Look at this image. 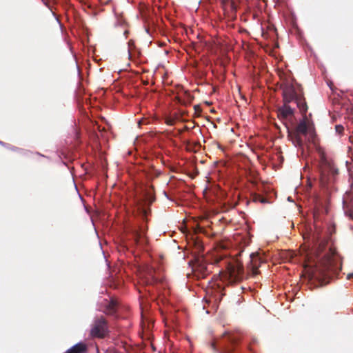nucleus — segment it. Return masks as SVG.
Returning a JSON list of instances; mask_svg holds the SVG:
<instances>
[{
    "instance_id": "423d86ee",
    "label": "nucleus",
    "mask_w": 353,
    "mask_h": 353,
    "mask_svg": "<svg viewBox=\"0 0 353 353\" xmlns=\"http://www.w3.org/2000/svg\"><path fill=\"white\" fill-rule=\"evenodd\" d=\"M128 240L132 245H138L143 247L147 243V239L145 236V230L132 228L127 234Z\"/></svg>"
},
{
    "instance_id": "5701e85b",
    "label": "nucleus",
    "mask_w": 353,
    "mask_h": 353,
    "mask_svg": "<svg viewBox=\"0 0 353 353\" xmlns=\"http://www.w3.org/2000/svg\"><path fill=\"white\" fill-rule=\"evenodd\" d=\"M225 351L228 353H230L232 352V349L229 347H225Z\"/></svg>"
},
{
    "instance_id": "c85d7f7f",
    "label": "nucleus",
    "mask_w": 353,
    "mask_h": 353,
    "mask_svg": "<svg viewBox=\"0 0 353 353\" xmlns=\"http://www.w3.org/2000/svg\"><path fill=\"white\" fill-rule=\"evenodd\" d=\"M0 144H1V145H6V143H3V141H0Z\"/></svg>"
},
{
    "instance_id": "b1692460",
    "label": "nucleus",
    "mask_w": 353,
    "mask_h": 353,
    "mask_svg": "<svg viewBox=\"0 0 353 353\" xmlns=\"http://www.w3.org/2000/svg\"><path fill=\"white\" fill-rule=\"evenodd\" d=\"M352 278H353V273H350L347 274V279H351Z\"/></svg>"
},
{
    "instance_id": "f8f14e48",
    "label": "nucleus",
    "mask_w": 353,
    "mask_h": 353,
    "mask_svg": "<svg viewBox=\"0 0 353 353\" xmlns=\"http://www.w3.org/2000/svg\"><path fill=\"white\" fill-rule=\"evenodd\" d=\"M250 258L254 269H257L261 263L265 262V260L258 252L251 253Z\"/></svg>"
},
{
    "instance_id": "ddd939ff",
    "label": "nucleus",
    "mask_w": 353,
    "mask_h": 353,
    "mask_svg": "<svg viewBox=\"0 0 353 353\" xmlns=\"http://www.w3.org/2000/svg\"><path fill=\"white\" fill-rule=\"evenodd\" d=\"M254 201H259L261 203H268V199L265 197H263L260 194L255 193L253 195Z\"/></svg>"
},
{
    "instance_id": "4468645a",
    "label": "nucleus",
    "mask_w": 353,
    "mask_h": 353,
    "mask_svg": "<svg viewBox=\"0 0 353 353\" xmlns=\"http://www.w3.org/2000/svg\"><path fill=\"white\" fill-rule=\"evenodd\" d=\"M128 56H129V58H131L132 57V51L134 48H135L134 41L132 39L130 40L128 42Z\"/></svg>"
},
{
    "instance_id": "2eb2a0df",
    "label": "nucleus",
    "mask_w": 353,
    "mask_h": 353,
    "mask_svg": "<svg viewBox=\"0 0 353 353\" xmlns=\"http://www.w3.org/2000/svg\"><path fill=\"white\" fill-rule=\"evenodd\" d=\"M221 2L223 3V6H225L227 3H230L231 8L233 10H236V9H237V6H236V4L234 3L235 1H221Z\"/></svg>"
},
{
    "instance_id": "aec40b11",
    "label": "nucleus",
    "mask_w": 353,
    "mask_h": 353,
    "mask_svg": "<svg viewBox=\"0 0 353 353\" xmlns=\"http://www.w3.org/2000/svg\"><path fill=\"white\" fill-rule=\"evenodd\" d=\"M166 123L169 125H173L174 124V120L172 118L167 119Z\"/></svg>"
},
{
    "instance_id": "1a4fd4ad",
    "label": "nucleus",
    "mask_w": 353,
    "mask_h": 353,
    "mask_svg": "<svg viewBox=\"0 0 353 353\" xmlns=\"http://www.w3.org/2000/svg\"><path fill=\"white\" fill-rule=\"evenodd\" d=\"M156 271L151 266H146L145 269V283L148 285L160 283L161 278L156 276Z\"/></svg>"
},
{
    "instance_id": "6ab92c4d",
    "label": "nucleus",
    "mask_w": 353,
    "mask_h": 353,
    "mask_svg": "<svg viewBox=\"0 0 353 353\" xmlns=\"http://www.w3.org/2000/svg\"><path fill=\"white\" fill-rule=\"evenodd\" d=\"M116 26H125V21L122 19H118L117 23H115Z\"/></svg>"
},
{
    "instance_id": "7c9ffc66",
    "label": "nucleus",
    "mask_w": 353,
    "mask_h": 353,
    "mask_svg": "<svg viewBox=\"0 0 353 353\" xmlns=\"http://www.w3.org/2000/svg\"><path fill=\"white\" fill-rule=\"evenodd\" d=\"M145 31H146V32L148 33V28H145Z\"/></svg>"
},
{
    "instance_id": "20e7f679",
    "label": "nucleus",
    "mask_w": 353,
    "mask_h": 353,
    "mask_svg": "<svg viewBox=\"0 0 353 353\" xmlns=\"http://www.w3.org/2000/svg\"><path fill=\"white\" fill-rule=\"evenodd\" d=\"M155 201L153 187L145 186L141 193L135 199V207L143 218H145L150 213V205Z\"/></svg>"
},
{
    "instance_id": "bb28decb",
    "label": "nucleus",
    "mask_w": 353,
    "mask_h": 353,
    "mask_svg": "<svg viewBox=\"0 0 353 353\" xmlns=\"http://www.w3.org/2000/svg\"><path fill=\"white\" fill-rule=\"evenodd\" d=\"M163 194H164V195L165 196V197H166L168 199H170V198H169V196H168V194L166 193V192H163Z\"/></svg>"
},
{
    "instance_id": "7ed1b4c3",
    "label": "nucleus",
    "mask_w": 353,
    "mask_h": 353,
    "mask_svg": "<svg viewBox=\"0 0 353 353\" xmlns=\"http://www.w3.org/2000/svg\"><path fill=\"white\" fill-rule=\"evenodd\" d=\"M301 135L305 136L307 142L314 143L316 137L315 131L307 124L305 119L300 121L294 130H288V137L290 140L296 148L301 149L302 154H304L305 147H306L307 149H308L309 147L304 143Z\"/></svg>"
},
{
    "instance_id": "f257e3e1",
    "label": "nucleus",
    "mask_w": 353,
    "mask_h": 353,
    "mask_svg": "<svg viewBox=\"0 0 353 353\" xmlns=\"http://www.w3.org/2000/svg\"><path fill=\"white\" fill-rule=\"evenodd\" d=\"M308 241L311 250L306 257L310 279L318 281L321 285H326L341 271V257L334 249L327 247L326 239L316 228L308 234Z\"/></svg>"
},
{
    "instance_id": "cd10ccee",
    "label": "nucleus",
    "mask_w": 353,
    "mask_h": 353,
    "mask_svg": "<svg viewBox=\"0 0 353 353\" xmlns=\"http://www.w3.org/2000/svg\"><path fill=\"white\" fill-rule=\"evenodd\" d=\"M48 2H49V1H43L44 4H45L46 6H48Z\"/></svg>"
},
{
    "instance_id": "473e14b6",
    "label": "nucleus",
    "mask_w": 353,
    "mask_h": 353,
    "mask_svg": "<svg viewBox=\"0 0 353 353\" xmlns=\"http://www.w3.org/2000/svg\"><path fill=\"white\" fill-rule=\"evenodd\" d=\"M352 188H353V182L351 184Z\"/></svg>"
},
{
    "instance_id": "9b49d317",
    "label": "nucleus",
    "mask_w": 353,
    "mask_h": 353,
    "mask_svg": "<svg viewBox=\"0 0 353 353\" xmlns=\"http://www.w3.org/2000/svg\"><path fill=\"white\" fill-rule=\"evenodd\" d=\"M86 351V345L83 343L79 342L69 348L65 353H85Z\"/></svg>"
},
{
    "instance_id": "a878e982",
    "label": "nucleus",
    "mask_w": 353,
    "mask_h": 353,
    "mask_svg": "<svg viewBox=\"0 0 353 353\" xmlns=\"http://www.w3.org/2000/svg\"><path fill=\"white\" fill-rule=\"evenodd\" d=\"M128 34V30H124L123 35H124L125 38H126Z\"/></svg>"
},
{
    "instance_id": "4be33fe9",
    "label": "nucleus",
    "mask_w": 353,
    "mask_h": 353,
    "mask_svg": "<svg viewBox=\"0 0 353 353\" xmlns=\"http://www.w3.org/2000/svg\"><path fill=\"white\" fill-rule=\"evenodd\" d=\"M203 1H195V7L196 8V9L198 8L199 6L202 3Z\"/></svg>"
},
{
    "instance_id": "0eeeda50",
    "label": "nucleus",
    "mask_w": 353,
    "mask_h": 353,
    "mask_svg": "<svg viewBox=\"0 0 353 353\" xmlns=\"http://www.w3.org/2000/svg\"><path fill=\"white\" fill-rule=\"evenodd\" d=\"M243 269L241 265L236 263L231 265L228 269V279L230 283H234L243 278Z\"/></svg>"
},
{
    "instance_id": "dca6fc26",
    "label": "nucleus",
    "mask_w": 353,
    "mask_h": 353,
    "mask_svg": "<svg viewBox=\"0 0 353 353\" xmlns=\"http://www.w3.org/2000/svg\"><path fill=\"white\" fill-rule=\"evenodd\" d=\"M82 4V7L83 8V9H85V8H92V5L91 3V1H80Z\"/></svg>"
},
{
    "instance_id": "9d476101",
    "label": "nucleus",
    "mask_w": 353,
    "mask_h": 353,
    "mask_svg": "<svg viewBox=\"0 0 353 353\" xmlns=\"http://www.w3.org/2000/svg\"><path fill=\"white\" fill-rule=\"evenodd\" d=\"M207 270L206 264L203 262V259L199 257L195 258L194 264L192 267L194 272H198L201 276H204Z\"/></svg>"
},
{
    "instance_id": "f03ea898",
    "label": "nucleus",
    "mask_w": 353,
    "mask_h": 353,
    "mask_svg": "<svg viewBox=\"0 0 353 353\" xmlns=\"http://www.w3.org/2000/svg\"><path fill=\"white\" fill-rule=\"evenodd\" d=\"M284 105L278 110V116L281 119H286L294 114V110L288 103L295 101L297 107L303 113L307 110V106L302 94H299L296 87L290 83H285L281 85Z\"/></svg>"
},
{
    "instance_id": "c756f323",
    "label": "nucleus",
    "mask_w": 353,
    "mask_h": 353,
    "mask_svg": "<svg viewBox=\"0 0 353 353\" xmlns=\"http://www.w3.org/2000/svg\"><path fill=\"white\" fill-rule=\"evenodd\" d=\"M212 346H213V348L215 349V344L214 343H212Z\"/></svg>"
},
{
    "instance_id": "2f4dec72",
    "label": "nucleus",
    "mask_w": 353,
    "mask_h": 353,
    "mask_svg": "<svg viewBox=\"0 0 353 353\" xmlns=\"http://www.w3.org/2000/svg\"><path fill=\"white\" fill-rule=\"evenodd\" d=\"M288 201H291V199H290V196L288 198Z\"/></svg>"
},
{
    "instance_id": "a211bd4d",
    "label": "nucleus",
    "mask_w": 353,
    "mask_h": 353,
    "mask_svg": "<svg viewBox=\"0 0 353 353\" xmlns=\"http://www.w3.org/2000/svg\"><path fill=\"white\" fill-rule=\"evenodd\" d=\"M335 129L338 133H341L343 132L344 128L341 125H336L335 127Z\"/></svg>"
},
{
    "instance_id": "412c9836",
    "label": "nucleus",
    "mask_w": 353,
    "mask_h": 353,
    "mask_svg": "<svg viewBox=\"0 0 353 353\" xmlns=\"http://www.w3.org/2000/svg\"><path fill=\"white\" fill-rule=\"evenodd\" d=\"M110 305H111L112 310H114V307H116V303H114L113 301H112L110 303Z\"/></svg>"
},
{
    "instance_id": "393cba45",
    "label": "nucleus",
    "mask_w": 353,
    "mask_h": 353,
    "mask_svg": "<svg viewBox=\"0 0 353 353\" xmlns=\"http://www.w3.org/2000/svg\"><path fill=\"white\" fill-rule=\"evenodd\" d=\"M176 99L179 103H183V102L182 101V100L181 99V98L179 97H176Z\"/></svg>"
},
{
    "instance_id": "f3484780",
    "label": "nucleus",
    "mask_w": 353,
    "mask_h": 353,
    "mask_svg": "<svg viewBox=\"0 0 353 353\" xmlns=\"http://www.w3.org/2000/svg\"><path fill=\"white\" fill-rule=\"evenodd\" d=\"M227 339L232 345H234L236 343L235 338L232 336L227 335Z\"/></svg>"
},
{
    "instance_id": "39448f33",
    "label": "nucleus",
    "mask_w": 353,
    "mask_h": 353,
    "mask_svg": "<svg viewBox=\"0 0 353 353\" xmlns=\"http://www.w3.org/2000/svg\"><path fill=\"white\" fill-rule=\"evenodd\" d=\"M316 151L319 154V170L321 183L323 185L334 181L335 176L338 174V170L330 162L320 147H316Z\"/></svg>"
},
{
    "instance_id": "6e6552de",
    "label": "nucleus",
    "mask_w": 353,
    "mask_h": 353,
    "mask_svg": "<svg viewBox=\"0 0 353 353\" xmlns=\"http://www.w3.org/2000/svg\"><path fill=\"white\" fill-rule=\"evenodd\" d=\"M106 331V322L104 319L101 318L97 319L94 326L90 330V334L92 336L103 337Z\"/></svg>"
}]
</instances>
